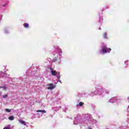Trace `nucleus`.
<instances>
[{"mask_svg": "<svg viewBox=\"0 0 129 129\" xmlns=\"http://www.w3.org/2000/svg\"><path fill=\"white\" fill-rule=\"evenodd\" d=\"M83 104H84V103H83L82 102H81L79 103L78 105H79V106H82Z\"/></svg>", "mask_w": 129, "mask_h": 129, "instance_id": "nucleus-20", "label": "nucleus"}, {"mask_svg": "<svg viewBox=\"0 0 129 129\" xmlns=\"http://www.w3.org/2000/svg\"><path fill=\"white\" fill-rule=\"evenodd\" d=\"M19 123H21V124H23V125H27V122L23 120H19Z\"/></svg>", "mask_w": 129, "mask_h": 129, "instance_id": "nucleus-10", "label": "nucleus"}, {"mask_svg": "<svg viewBox=\"0 0 129 129\" xmlns=\"http://www.w3.org/2000/svg\"><path fill=\"white\" fill-rule=\"evenodd\" d=\"M104 91H105V90L103 88H97L94 92H91L90 95H91V96H94V95H103Z\"/></svg>", "mask_w": 129, "mask_h": 129, "instance_id": "nucleus-1", "label": "nucleus"}, {"mask_svg": "<svg viewBox=\"0 0 129 129\" xmlns=\"http://www.w3.org/2000/svg\"><path fill=\"white\" fill-rule=\"evenodd\" d=\"M15 118V117H14L13 116H11L9 117V119H10V120H14Z\"/></svg>", "mask_w": 129, "mask_h": 129, "instance_id": "nucleus-15", "label": "nucleus"}, {"mask_svg": "<svg viewBox=\"0 0 129 129\" xmlns=\"http://www.w3.org/2000/svg\"><path fill=\"white\" fill-rule=\"evenodd\" d=\"M57 80H58V82H59L60 83H62V82L61 81V80H60V73H57Z\"/></svg>", "mask_w": 129, "mask_h": 129, "instance_id": "nucleus-11", "label": "nucleus"}, {"mask_svg": "<svg viewBox=\"0 0 129 129\" xmlns=\"http://www.w3.org/2000/svg\"><path fill=\"white\" fill-rule=\"evenodd\" d=\"M103 38H104V39H107V33H106V32L103 34Z\"/></svg>", "mask_w": 129, "mask_h": 129, "instance_id": "nucleus-13", "label": "nucleus"}, {"mask_svg": "<svg viewBox=\"0 0 129 129\" xmlns=\"http://www.w3.org/2000/svg\"><path fill=\"white\" fill-rule=\"evenodd\" d=\"M88 122L91 123L92 124H93L94 123H96V120L93 119L92 118H90L89 119Z\"/></svg>", "mask_w": 129, "mask_h": 129, "instance_id": "nucleus-7", "label": "nucleus"}, {"mask_svg": "<svg viewBox=\"0 0 129 129\" xmlns=\"http://www.w3.org/2000/svg\"><path fill=\"white\" fill-rule=\"evenodd\" d=\"M101 50H100V54H106V53H110L111 49L106 46V45H104L101 47Z\"/></svg>", "mask_w": 129, "mask_h": 129, "instance_id": "nucleus-3", "label": "nucleus"}, {"mask_svg": "<svg viewBox=\"0 0 129 129\" xmlns=\"http://www.w3.org/2000/svg\"><path fill=\"white\" fill-rule=\"evenodd\" d=\"M0 95H2V92H0Z\"/></svg>", "mask_w": 129, "mask_h": 129, "instance_id": "nucleus-27", "label": "nucleus"}, {"mask_svg": "<svg viewBox=\"0 0 129 129\" xmlns=\"http://www.w3.org/2000/svg\"><path fill=\"white\" fill-rule=\"evenodd\" d=\"M126 62H127V60H126L124 61L125 64V63H126Z\"/></svg>", "mask_w": 129, "mask_h": 129, "instance_id": "nucleus-25", "label": "nucleus"}, {"mask_svg": "<svg viewBox=\"0 0 129 129\" xmlns=\"http://www.w3.org/2000/svg\"><path fill=\"white\" fill-rule=\"evenodd\" d=\"M109 102L111 103H113V102H116L117 104H119V103H121V99L117 97H112L111 99H110L109 101Z\"/></svg>", "mask_w": 129, "mask_h": 129, "instance_id": "nucleus-4", "label": "nucleus"}, {"mask_svg": "<svg viewBox=\"0 0 129 129\" xmlns=\"http://www.w3.org/2000/svg\"><path fill=\"white\" fill-rule=\"evenodd\" d=\"M3 98H7L8 97V95H5L3 96Z\"/></svg>", "mask_w": 129, "mask_h": 129, "instance_id": "nucleus-21", "label": "nucleus"}, {"mask_svg": "<svg viewBox=\"0 0 129 129\" xmlns=\"http://www.w3.org/2000/svg\"><path fill=\"white\" fill-rule=\"evenodd\" d=\"M47 60H48V62H51V59H50V58H48L47 59Z\"/></svg>", "mask_w": 129, "mask_h": 129, "instance_id": "nucleus-23", "label": "nucleus"}, {"mask_svg": "<svg viewBox=\"0 0 129 129\" xmlns=\"http://www.w3.org/2000/svg\"><path fill=\"white\" fill-rule=\"evenodd\" d=\"M78 123H80V120L77 119V118H76L74 121V124L77 125Z\"/></svg>", "mask_w": 129, "mask_h": 129, "instance_id": "nucleus-9", "label": "nucleus"}, {"mask_svg": "<svg viewBox=\"0 0 129 129\" xmlns=\"http://www.w3.org/2000/svg\"><path fill=\"white\" fill-rule=\"evenodd\" d=\"M5 110L7 112H11L12 111V109H6Z\"/></svg>", "mask_w": 129, "mask_h": 129, "instance_id": "nucleus-19", "label": "nucleus"}, {"mask_svg": "<svg viewBox=\"0 0 129 129\" xmlns=\"http://www.w3.org/2000/svg\"><path fill=\"white\" fill-rule=\"evenodd\" d=\"M36 112H42V113H46V111L45 110H37Z\"/></svg>", "mask_w": 129, "mask_h": 129, "instance_id": "nucleus-12", "label": "nucleus"}, {"mask_svg": "<svg viewBox=\"0 0 129 129\" xmlns=\"http://www.w3.org/2000/svg\"><path fill=\"white\" fill-rule=\"evenodd\" d=\"M4 32L5 33V34H8L9 33V29H8V28H6L5 30H4Z\"/></svg>", "mask_w": 129, "mask_h": 129, "instance_id": "nucleus-17", "label": "nucleus"}, {"mask_svg": "<svg viewBox=\"0 0 129 129\" xmlns=\"http://www.w3.org/2000/svg\"><path fill=\"white\" fill-rule=\"evenodd\" d=\"M54 48L56 49V51H58L57 52H54V55L56 56L57 59H53L55 61H57V59H60L61 58V53H62V49L59 47V46H54Z\"/></svg>", "mask_w": 129, "mask_h": 129, "instance_id": "nucleus-2", "label": "nucleus"}, {"mask_svg": "<svg viewBox=\"0 0 129 129\" xmlns=\"http://www.w3.org/2000/svg\"><path fill=\"white\" fill-rule=\"evenodd\" d=\"M23 26H24V28H29V24H28V23H24L23 24Z\"/></svg>", "mask_w": 129, "mask_h": 129, "instance_id": "nucleus-14", "label": "nucleus"}, {"mask_svg": "<svg viewBox=\"0 0 129 129\" xmlns=\"http://www.w3.org/2000/svg\"><path fill=\"white\" fill-rule=\"evenodd\" d=\"M85 117H87V118H89V115H85Z\"/></svg>", "mask_w": 129, "mask_h": 129, "instance_id": "nucleus-22", "label": "nucleus"}, {"mask_svg": "<svg viewBox=\"0 0 129 129\" xmlns=\"http://www.w3.org/2000/svg\"><path fill=\"white\" fill-rule=\"evenodd\" d=\"M49 69L50 70V73H51V75L52 76H56V77H57V75L58 74V73L59 72L57 73V72H56V71L54 70L53 69H52L51 68H49Z\"/></svg>", "mask_w": 129, "mask_h": 129, "instance_id": "nucleus-6", "label": "nucleus"}, {"mask_svg": "<svg viewBox=\"0 0 129 129\" xmlns=\"http://www.w3.org/2000/svg\"><path fill=\"white\" fill-rule=\"evenodd\" d=\"M55 88L56 85H54L53 84H48L46 85V88L49 90H53Z\"/></svg>", "mask_w": 129, "mask_h": 129, "instance_id": "nucleus-5", "label": "nucleus"}, {"mask_svg": "<svg viewBox=\"0 0 129 129\" xmlns=\"http://www.w3.org/2000/svg\"><path fill=\"white\" fill-rule=\"evenodd\" d=\"M88 122V121H86V123H87Z\"/></svg>", "mask_w": 129, "mask_h": 129, "instance_id": "nucleus-26", "label": "nucleus"}, {"mask_svg": "<svg viewBox=\"0 0 129 129\" xmlns=\"http://www.w3.org/2000/svg\"><path fill=\"white\" fill-rule=\"evenodd\" d=\"M3 88L4 90H7V87L6 86H0V89Z\"/></svg>", "mask_w": 129, "mask_h": 129, "instance_id": "nucleus-18", "label": "nucleus"}, {"mask_svg": "<svg viewBox=\"0 0 129 129\" xmlns=\"http://www.w3.org/2000/svg\"><path fill=\"white\" fill-rule=\"evenodd\" d=\"M8 74L6 73H4L3 72H0V77H7Z\"/></svg>", "mask_w": 129, "mask_h": 129, "instance_id": "nucleus-8", "label": "nucleus"}, {"mask_svg": "<svg viewBox=\"0 0 129 129\" xmlns=\"http://www.w3.org/2000/svg\"><path fill=\"white\" fill-rule=\"evenodd\" d=\"M105 93H107V94H109V92L108 91H105Z\"/></svg>", "mask_w": 129, "mask_h": 129, "instance_id": "nucleus-24", "label": "nucleus"}, {"mask_svg": "<svg viewBox=\"0 0 129 129\" xmlns=\"http://www.w3.org/2000/svg\"><path fill=\"white\" fill-rule=\"evenodd\" d=\"M6 6H7V4L5 3V4H2L0 5V8H5Z\"/></svg>", "mask_w": 129, "mask_h": 129, "instance_id": "nucleus-16", "label": "nucleus"}]
</instances>
